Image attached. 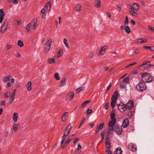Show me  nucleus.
<instances>
[{
  "mask_svg": "<svg viewBox=\"0 0 154 154\" xmlns=\"http://www.w3.org/2000/svg\"><path fill=\"white\" fill-rule=\"evenodd\" d=\"M142 81L145 82H150L153 80L152 77L150 76L149 74L147 72L142 73Z\"/></svg>",
  "mask_w": 154,
  "mask_h": 154,
  "instance_id": "1",
  "label": "nucleus"
},
{
  "mask_svg": "<svg viewBox=\"0 0 154 154\" xmlns=\"http://www.w3.org/2000/svg\"><path fill=\"white\" fill-rule=\"evenodd\" d=\"M52 42V39L50 38L43 45V48L45 53H48L51 48Z\"/></svg>",
  "mask_w": 154,
  "mask_h": 154,
  "instance_id": "2",
  "label": "nucleus"
},
{
  "mask_svg": "<svg viewBox=\"0 0 154 154\" xmlns=\"http://www.w3.org/2000/svg\"><path fill=\"white\" fill-rule=\"evenodd\" d=\"M145 82H140L136 87L137 90L140 91H143L146 89V86Z\"/></svg>",
  "mask_w": 154,
  "mask_h": 154,
  "instance_id": "3",
  "label": "nucleus"
},
{
  "mask_svg": "<svg viewBox=\"0 0 154 154\" xmlns=\"http://www.w3.org/2000/svg\"><path fill=\"white\" fill-rule=\"evenodd\" d=\"M129 82V79L128 78L126 77L120 83L121 88L124 89L126 88L127 84Z\"/></svg>",
  "mask_w": 154,
  "mask_h": 154,
  "instance_id": "4",
  "label": "nucleus"
},
{
  "mask_svg": "<svg viewBox=\"0 0 154 154\" xmlns=\"http://www.w3.org/2000/svg\"><path fill=\"white\" fill-rule=\"evenodd\" d=\"M74 137L75 134H73L70 137L68 138L66 141L65 143L61 146L62 148L63 149H64L67 146L70 142L74 138Z\"/></svg>",
  "mask_w": 154,
  "mask_h": 154,
  "instance_id": "5",
  "label": "nucleus"
},
{
  "mask_svg": "<svg viewBox=\"0 0 154 154\" xmlns=\"http://www.w3.org/2000/svg\"><path fill=\"white\" fill-rule=\"evenodd\" d=\"M117 107L119 110L121 112H124L126 110V108L125 105L122 103L117 105Z\"/></svg>",
  "mask_w": 154,
  "mask_h": 154,
  "instance_id": "6",
  "label": "nucleus"
},
{
  "mask_svg": "<svg viewBox=\"0 0 154 154\" xmlns=\"http://www.w3.org/2000/svg\"><path fill=\"white\" fill-rule=\"evenodd\" d=\"M114 129L115 130L116 133L118 134H121L122 129L120 125H116L115 126Z\"/></svg>",
  "mask_w": 154,
  "mask_h": 154,
  "instance_id": "7",
  "label": "nucleus"
},
{
  "mask_svg": "<svg viewBox=\"0 0 154 154\" xmlns=\"http://www.w3.org/2000/svg\"><path fill=\"white\" fill-rule=\"evenodd\" d=\"M134 104L133 102L131 100H129L126 105H125L126 109H131L133 108L134 106Z\"/></svg>",
  "mask_w": 154,
  "mask_h": 154,
  "instance_id": "8",
  "label": "nucleus"
},
{
  "mask_svg": "<svg viewBox=\"0 0 154 154\" xmlns=\"http://www.w3.org/2000/svg\"><path fill=\"white\" fill-rule=\"evenodd\" d=\"M121 29H123L125 32L128 34L130 32V29L128 26H126L125 24L123 25L120 26Z\"/></svg>",
  "mask_w": 154,
  "mask_h": 154,
  "instance_id": "9",
  "label": "nucleus"
},
{
  "mask_svg": "<svg viewBox=\"0 0 154 154\" xmlns=\"http://www.w3.org/2000/svg\"><path fill=\"white\" fill-rule=\"evenodd\" d=\"M129 125V119L127 118L123 120L122 125V126L124 128H127Z\"/></svg>",
  "mask_w": 154,
  "mask_h": 154,
  "instance_id": "10",
  "label": "nucleus"
},
{
  "mask_svg": "<svg viewBox=\"0 0 154 154\" xmlns=\"http://www.w3.org/2000/svg\"><path fill=\"white\" fill-rule=\"evenodd\" d=\"M8 25V22L7 21H5L3 26L1 28V33H4L6 30Z\"/></svg>",
  "mask_w": 154,
  "mask_h": 154,
  "instance_id": "11",
  "label": "nucleus"
},
{
  "mask_svg": "<svg viewBox=\"0 0 154 154\" xmlns=\"http://www.w3.org/2000/svg\"><path fill=\"white\" fill-rule=\"evenodd\" d=\"M136 41H137L136 42L137 44H140L142 43H145L146 42H147V40L145 38H142L136 39Z\"/></svg>",
  "mask_w": 154,
  "mask_h": 154,
  "instance_id": "12",
  "label": "nucleus"
},
{
  "mask_svg": "<svg viewBox=\"0 0 154 154\" xmlns=\"http://www.w3.org/2000/svg\"><path fill=\"white\" fill-rule=\"evenodd\" d=\"M128 147L129 149L133 151H135L137 150L136 145L132 143H129L128 146Z\"/></svg>",
  "mask_w": 154,
  "mask_h": 154,
  "instance_id": "13",
  "label": "nucleus"
},
{
  "mask_svg": "<svg viewBox=\"0 0 154 154\" xmlns=\"http://www.w3.org/2000/svg\"><path fill=\"white\" fill-rule=\"evenodd\" d=\"M31 23V27L33 29H35L37 26V20L36 19H34L32 20Z\"/></svg>",
  "mask_w": 154,
  "mask_h": 154,
  "instance_id": "14",
  "label": "nucleus"
},
{
  "mask_svg": "<svg viewBox=\"0 0 154 154\" xmlns=\"http://www.w3.org/2000/svg\"><path fill=\"white\" fill-rule=\"evenodd\" d=\"M107 47L106 46H104L101 48L100 50L98 52V54L101 55L103 54L107 50Z\"/></svg>",
  "mask_w": 154,
  "mask_h": 154,
  "instance_id": "15",
  "label": "nucleus"
},
{
  "mask_svg": "<svg viewBox=\"0 0 154 154\" xmlns=\"http://www.w3.org/2000/svg\"><path fill=\"white\" fill-rule=\"evenodd\" d=\"M74 96V94L73 92H71L69 93L67 96L66 99L67 100H69L72 99Z\"/></svg>",
  "mask_w": 154,
  "mask_h": 154,
  "instance_id": "16",
  "label": "nucleus"
},
{
  "mask_svg": "<svg viewBox=\"0 0 154 154\" xmlns=\"http://www.w3.org/2000/svg\"><path fill=\"white\" fill-rule=\"evenodd\" d=\"M122 151L121 148L118 147L116 149V150L114 151V154H122Z\"/></svg>",
  "mask_w": 154,
  "mask_h": 154,
  "instance_id": "17",
  "label": "nucleus"
},
{
  "mask_svg": "<svg viewBox=\"0 0 154 154\" xmlns=\"http://www.w3.org/2000/svg\"><path fill=\"white\" fill-rule=\"evenodd\" d=\"M18 117V114L17 113L14 112V113L13 116V121L14 122H17Z\"/></svg>",
  "mask_w": 154,
  "mask_h": 154,
  "instance_id": "18",
  "label": "nucleus"
},
{
  "mask_svg": "<svg viewBox=\"0 0 154 154\" xmlns=\"http://www.w3.org/2000/svg\"><path fill=\"white\" fill-rule=\"evenodd\" d=\"M45 8L47 11H50L51 8V3L49 2H47L45 5Z\"/></svg>",
  "mask_w": 154,
  "mask_h": 154,
  "instance_id": "19",
  "label": "nucleus"
},
{
  "mask_svg": "<svg viewBox=\"0 0 154 154\" xmlns=\"http://www.w3.org/2000/svg\"><path fill=\"white\" fill-rule=\"evenodd\" d=\"M32 83L31 82H29L26 85V86L27 88V90L28 91H30L32 89Z\"/></svg>",
  "mask_w": 154,
  "mask_h": 154,
  "instance_id": "20",
  "label": "nucleus"
},
{
  "mask_svg": "<svg viewBox=\"0 0 154 154\" xmlns=\"http://www.w3.org/2000/svg\"><path fill=\"white\" fill-rule=\"evenodd\" d=\"M116 123V121L110 120L109 122L108 125L109 127H113Z\"/></svg>",
  "mask_w": 154,
  "mask_h": 154,
  "instance_id": "21",
  "label": "nucleus"
},
{
  "mask_svg": "<svg viewBox=\"0 0 154 154\" xmlns=\"http://www.w3.org/2000/svg\"><path fill=\"white\" fill-rule=\"evenodd\" d=\"M104 123H101L99 126L97 127L95 130L96 133L99 131L100 129H102L103 128Z\"/></svg>",
  "mask_w": 154,
  "mask_h": 154,
  "instance_id": "22",
  "label": "nucleus"
},
{
  "mask_svg": "<svg viewBox=\"0 0 154 154\" xmlns=\"http://www.w3.org/2000/svg\"><path fill=\"white\" fill-rule=\"evenodd\" d=\"M68 116V112H65L63 115L62 117V120L63 121H65L66 119V117Z\"/></svg>",
  "mask_w": 154,
  "mask_h": 154,
  "instance_id": "23",
  "label": "nucleus"
},
{
  "mask_svg": "<svg viewBox=\"0 0 154 154\" xmlns=\"http://www.w3.org/2000/svg\"><path fill=\"white\" fill-rule=\"evenodd\" d=\"M15 95H11L10 98L9 100V103L8 104H10L12 103L14 101V98L15 97Z\"/></svg>",
  "mask_w": 154,
  "mask_h": 154,
  "instance_id": "24",
  "label": "nucleus"
},
{
  "mask_svg": "<svg viewBox=\"0 0 154 154\" xmlns=\"http://www.w3.org/2000/svg\"><path fill=\"white\" fill-rule=\"evenodd\" d=\"M95 6L97 8H99L100 7L101 1L100 0H96Z\"/></svg>",
  "mask_w": 154,
  "mask_h": 154,
  "instance_id": "25",
  "label": "nucleus"
},
{
  "mask_svg": "<svg viewBox=\"0 0 154 154\" xmlns=\"http://www.w3.org/2000/svg\"><path fill=\"white\" fill-rule=\"evenodd\" d=\"M67 81V79L66 78L64 77L63 79L61 81V84L60 85V87H62L63 85H65Z\"/></svg>",
  "mask_w": 154,
  "mask_h": 154,
  "instance_id": "26",
  "label": "nucleus"
},
{
  "mask_svg": "<svg viewBox=\"0 0 154 154\" xmlns=\"http://www.w3.org/2000/svg\"><path fill=\"white\" fill-rule=\"evenodd\" d=\"M11 78V76L10 75L5 77L3 78L2 79L3 81L4 82H8L9 81Z\"/></svg>",
  "mask_w": 154,
  "mask_h": 154,
  "instance_id": "27",
  "label": "nucleus"
},
{
  "mask_svg": "<svg viewBox=\"0 0 154 154\" xmlns=\"http://www.w3.org/2000/svg\"><path fill=\"white\" fill-rule=\"evenodd\" d=\"M116 115L114 112L110 114L111 119L112 120L116 121Z\"/></svg>",
  "mask_w": 154,
  "mask_h": 154,
  "instance_id": "28",
  "label": "nucleus"
},
{
  "mask_svg": "<svg viewBox=\"0 0 154 154\" xmlns=\"http://www.w3.org/2000/svg\"><path fill=\"white\" fill-rule=\"evenodd\" d=\"M143 48L146 49H149L151 51H154V46L148 47L147 46H144Z\"/></svg>",
  "mask_w": 154,
  "mask_h": 154,
  "instance_id": "29",
  "label": "nucleus"
},
{
  "mask_svg": "<svg viewBox=\"0 0 154 154\" xmlns=\"http://www.w3.org/2000/svg\"><path fill=\"white\" fill-rule=\"evenodd\" d=\"M19 126V125L15 124L13 126V129L14 131H17L18 127Z\"/></svg>",
  "mask_w": 154,
  "mask_h": 154,
  "instance_id": "30",
  "label": "nucleus"
},
{
  "mask_svg": "<svg viewBox=\"0 0 154 154\" xmlns=\"http://www.w3.org/2000/svg\"><path fill=\"white\" fill-rule=\"evenodd\" d=\"M90 102V101L89 100H87L84 103H83L81 106V107L83 108L87 104L89 103Z\"/></svg>",
  "mask_w": 154,
  "mask_h": 154,
  "instance_id": "31",
  "label": "nucleus"
},
{
  "mask_svg": "<svg viewBox=\"0 0 154 154\" xmlns=\"http://www.w3.org/2000/svg\"><path fill=\"white\" fill-rule=\"evenodd\" d=\"M75 8L76 11H79L81 8V6L80 5L77 4L75 5Z\"/></svg>",
  "mask_w": 154,
  "mask_h": 154,
  "instance_id": "32",
  "label": "nucleus"
},
{
  "mask_svg": "<svg viewBox=\"0 0 154 154\" xmlns=\"http://www.w3.org/2000/svg\"><path fill=\"white\" fill-rule=\"evenodd\" d=\"M48 61L49 63L51 64L53 63H55V60L54 59L51 58L48 59Z\"/></svg>",
  "mask_w": 154,
  "mask_h": 154,
  "instance_id": "33",
  "label": "nucleus"
},
{
  "mask_svg": "<svg viewBox=\"0 0 154 154\" xmlns=\"http://www.w3.org/2000/svg\"><path fill=\"white\" fill-rule=\"evenodd\" d=\"M54 77L55 79L57 80H59L60 79V77L59 74L57 72H56V73H55V74L54 75Z\"/></svg>",
  "mask_w": 154,
  "mask_h": 154,
  "instance_id": "34",
  "label": "nucleus"
},
{
  "mask_svg": "<svg viewBox=\"0 0 154 154\" xmlns=\"http://www.w3.org/2000/svg\"><path fill=\"white\" fill-rule=\"evenodd\" d=\"M17 45L20 47H22L24 45L23 42L21 40L18 41L17 42Z\"/></svg>",
  "mask_w": 154,
  "mask_h": 154,
  "instance_id": "35",
  "label": "nucleus"
},
{
  "mask_svg": "<svg viewBox=\"0 0 154 154\" xmlns=\"http://www.w3.org/2000/svg\"><path fill=\"white\" fill-rule=\"evenodd\" d=\"M63 42L64 43V44L66 46L67 48H69V46L67 40L66 38L64 39Z\"/></svg>",
  "mask_w": 154,
  "mask_h": 154,
  "instance_id": "36",
  "label": "nucleus"
},
{
  "mask_svg": "<svg viewBox=\"0 0 154 154\" xmlns=\"http://www.w3.org/2000/svg\"><path fill=\"white\" fill-rule=\"evenodd\" d=\"M30 27H31V23H29L26 26V29L27 30V32L28 33L29 32V28Z\"/></svg>",
  "mask_w": 154,
  "mask_h": 154,
  "instance_id": "37",
  "label": "nucleus"
},
{
  "mask_svg": "<svg viewBox=\"0 0 154 154\" xmlns=\"http://www.w3.org/2000/svg\"><path fill=\"white\" fill-rule=\"evenodd\" d=\"M110 138L109 137H106L105 140V144H110Z\"/></svg>",
  "mask_w": 154,
  "mask_h": 154,
  "instance_id": "38",
  "label": "nucleus"
},
{
  "mask_svg": "<svg viewBox=\"0 0 154 154\" xmlns=\"http://www.w3.org/2000/svg\"><path fill=\"white\" fill-rule=\"evenodd\" d=\"M117 101H114V100H112V101L111 102V106L112 108L114 107L115 106H116V103Z\"/></svg>",
  "mask_w": 154,
  "mask_h": 154,
  "instance_id": "39",
  "label": "nucleus"
},
{
  "mask_svg": "<svg viewBox=\"0 0 154 154\" xmlns=\"http://www.w3.org/2000/svg\"><path fill=\"white\" fill-rule=\"evenodd\" d=\"M133 5L134 6L135 10H137L140 9V7L139 5L137 3H134Z\"/></svg>",
  "mask_w": 154,
  "mask_h": 154,
  "instance_id": "40",
  "label": "nucleus"
},
{
  "mask_svg": "<svg viewBox=\"0 0 154 154\" xmlns=\"http://www.w3.org/2000/svg\"><path fill=\"white\" fill-rule=\"evenodd\" d=\"M5 15V14L3 11V9H0V16L4 17Z\"/></svg>",
  "mask_w": 154,
  "mask_h": 154,
  "instance_id": "41",
  "label": "nucleus"
},
{
  "mask_svg": "<svg viewBox=\"0 0 154 154\" xmlns=\"http://www.w3.org/2000/svg\"><path fill=\"white\" fill-rule=\"evenodd\" d=\"M70 133V131L69 130H65V131L64 133V135L67 136Z\"/></svg>",
  "mask_w": 154,
  "mask_h": 154,
  "instance_id": "42",
  "label": "nucleus"
},
{
  "mask_svg": "<svg viewBox=\"0 0 154 154\" xmlns=\"http://www.w3.org/2000/svg\"><path fill=\"white\" fill-rule=\"evenodd\" d=\"M10 95V93L9 92H8L5 93L4 94V97L5 98H8L9 97Z\"/></svg>",
  "mask_w": 154,
  "mask_h": 154,
  "instance_id": "43",
  "label": "nucleus"
},
{
  "mask_svg": "<svg viewBox=\"0 0 154 154\" xmlns=\"http://www.w3.org/2000/svg\"><path fill=\"white\" fill-rule=\"evenodd\" d=\"M66 136L64 135L62 137V140L61 142V145L62 146L63 145V142L65 140L66 137Z\"/></svg>",
  "mask_w": 154,
  "mask_h": 154,
  "instance_id": "44",
  "label": "nucleus"
},
{
  "mask_svg": "<svg viewBox=\"0 0 154 154\" xmlns=\"http://www.w3.org/2000/svg\"><path fill=\"white\" fill-rule=\"evenodd\" d=\"M117 99L118 97H117L114 96H112L111 98L112 100H114L117 101Z\"/></svg>",
  "mask_w": 154,
  "mask_h": 154,
  "instance_id": "45",
  "label": "nucleus"
},
{
  "mask_svg": "<svg viewBox=\"0 0 154 154\" xmlns=\"http://www.w3.org/2000/svg\"><path fill=\"white\" fill-rule=\"evenodd\" d=\"M79 139L78 138H75L74 140V141L73 142V143L75 145L77 144V142L79 141Z\"/></svg>",
  "mask_w": 154,
  "mask_h": 154,
  "instance_id": "46",
  "label": "nucleus"
},
{
  "mask_svg": "<svg viewBox=\"0 0 154 154\" xmlns=\"http://www.w3.org/2000/svg\"><path fill=\"white\" fill-rule=\"evenodd\" d=\"M130 13L133 16H134L135 17L137 16V13H135L132 11H130Z\"/></svg>",
  "mask_w": 154,
  "mask_h": 154,
  "instance_id": "47",
  "label": "nucleus"
},
{
  "mask_svg": "<svg viewBox=\"0 0 154 154\" xmlns=\"http://www.w3.org/2000/svg\"><path fill=\"white\" fill-rule=\"evenodd\" d=\"M137 63L136 62H134V63H132L131 64H129L128 66H126L125 67V68H127L128 67H129L131 66H133V65H134V64H136Z\"/></svg>",
  "mask_w": 154,
  "mask_h": 154,
  "instance_id": "48",
  "label": "nucleus"
},
{
  "mask_svg": "<svg viewBox=\"0 0 154 154\" xmlns=\"http://www.w3.org/2000/svg\"><path fill=\"white\" fill-rule=\"evenodd\" d=\"M63 52V50L62 49H60L59 51L58 52V54H59V55H57L58 57H59L60 56L62 55V54H61V53H62Z\"/></svg>",
  "mask_w": 154,
  "mask_h": 154,
  "instance_id": "49",
  "label": "nucleus"
},
{
  "mask_svg": "<svg viewBox=\"0 0 154 154\" xmlns=\"http://www.w3.org/2000/svg\"><path fill=\"white\" fill-rule=\"evenodd\" d=\"M119 95V94L118 92L117 91H115L114 93V94L112 96H114L117 97H118V96Z\"/></svg>",
  "mask_w": 154,
  "mask_h": 154,
  "instance_id": "50",
  "label": "nucleus"
},
{
  "mask_svg": "<svg viewBox=\"0 0 154 154\" xmlns=\"http://www.w3.org/2000/svg\"><path fill=\"white\" fill-rule=\"evenodd\" d=\"M0 104L1 106H5V100H2L0 102Z\"/></svg>",
  "mask_w": 154,
  "mask_h": 154,
  "instance_id": "51",
  "label": "nucleus"
},
{
  "mask_svg": "<svg viewBox=\"0 0 154 154\" xmlns=\"http://www.w3.org/2000/svg\"><path fill=\"white\" fill-rule=\"evenodd\" d=\"M108 105L109 103H106L105 105L104 106L103 108L106 110L108 108Z\"/></svg>",
  "mask_w": 154,
  "mask_h": 154,
  "instance_id": "52",
  "label": "nucleus"
},
{
  "mask_svg": "<svg viewBox=\"0 0 154 154\" xmlns=\"http://www.w3.org/2000/svg\"><path fill=\"white\" fill-rule=\"evenodd\" d=\"M71 128L72 127L71 125H70V124H69L66 128L65 129L66 130H69V131H70V130L71 129Z\"/></svg>",
  "mask_w": 154,
  "mask_h": 154,
  "instance_id": "53",
  "label": "nucleus"
},
{
  "mask_svg": "<svg viewBox=\"0 0 154 154\" xmlns=\"http://www.w3.org/2000/svg\"><path fill=\"white\" fill-rule=\"evenodd\" d=\"M12 85L11 84L10 82H8L7 83V85H6V87L7 88H8L9 87L11 86Z\"/></svg>",
  "mask_w": 154,
  "mask_h": 154,
  "instance_id": "54",
  "label": "nucleus"
},
{
  "mask_svg": "<svg viewBox=\"0 0 154 154\" xmlns=\"http://www.w3.org/2000/svg\"><path fill=\"white\" fill-rule=\"evenodd\" d=\"M113 132V130L112 129L108 130V133L109 134H111Z\"/></svg>",
  "mask_w": 154,
  "mask_h": 154,
  "instance_id": "55",
  "label": "nucleus"
},
{
  "mask_svg": "<svg viewBox=\"0 0 154 154\" xmlns=\"http://www.w3.org/2000/svg\"><path fill=\"white\" fill-rule=\"evenodd\" d=\"M85 118H84L82 120L81 122V123L80 124L79 126V128L81 126V125L82 124V123L85 122Z\"/></svg>",
  "mask_w": 154,
  "mask_h": 154,
  "instance_id": "56",
  "label": "nucleus"
},
{
  "mask_svg": "<svg viewBox=\"0 0 154 154\" xmlns=\"http://www.w3.org/2000/svg\"><path fill=\"white\" fill-rule=\"evenodd\" d=\"M92 111V110L91 109H88L87 110L86 113L87 114H89L91 113Z\"/></svg>",
  "mask_w": 154,
  "mask_h": 154,
  "instance_id": "57",
  "label": "nucleus"
},
{
  "mask_svg": "<svg viewBox=\"0 0 154 154\" xmlns=\"http://www.w3.org/2000/svg\"><path fill=\"white\" fill-rule=\"evenodd\" d=\"M105 153L106 154H112V152L108 150H106L105 151Z\"/></svg>",
  "mask_w": 154,
  "mask_h": 154,
  "instance_id": "58",
  "label": "nucleus"
},
{
  "mask_svg": "<svg viewBox=\"0 0 154 154\" xmlns=\"http://www.w3.org/2000/svg\"><path fill=\"white\" fill-rule=\"evenodd\" d=\"M125 23L128 24V17L127 16L126 17V19L125 20Z\"/></svg>",
  "mask_w": 154,
  "mask_h": 154,
  "instance_id": "59",
  "label": "nucleus"
},
{
  "mask_svg": "<svg viewBox=\"0 0 154 154\" xmlns=\"http://www.w3.org/2000/svg\"><path fill=\"white\" fill-rule=\"evenodd\" d=\"M105 146L108 149H109L110 148V144H106Z\"/></svg>",
  "mask_w": 154,
  "mask_h": 154,
  "instance_id": "60",
  "label": "nucleus"
},
{
  "mask_svg": "<svg viewBox=\"0 0 154 154\" xmlns=\"http://www.w3.org/2000/svg\"><path fill=\"white\" fill-rule=\"evenodd\" d=\"M148 28L149 30H152V32H154V28L152 27L151 26H148Z\"/></svg>",
  "mask_w": 154,
  "mask_h": 154,
  "instance_id": "61",
  "label": "nucleus"
},
{
  "mask_svg": "<svg viewBox=\"0 0 154 154\" xmlns=\"http://www.w3.org/2000/svg\"><path fill=\"white\" fill-rule=\"evenodd\" d=\"M11 1L12 2L13 4H17L18 3V1L17 0H11Z\"/></svg>",
  "mask_w": 154,
  "mask_h": 154,
  "instance_id": "62",
  "label": "nucleus"
},
{
  "mask_svg": "<svg viewBox=\"0 0 154 154\" xmlns=\"http://www.w3.org/2000/svg\"><path fill=\"white\" fill-rule=\"evenodd\" d=\"M140 52V49H136L135 50L134 52L136 54H138Z\"/></svg>",
  "mask_w": 154,
  "mask_h": 154,
  "instance_id": "63",
  "label": "nucleus"
},
{
  "mask_svg": "<svg viewBox=\"0 0 154 154\" xmlns=\"http://www.w3.org/2000/svg\"><path fill=\"white\" fill-rule=\"evenodd\" d=\"M45 11L46 10L45 8H43L41 10V12L42 14H44L45 12Z\"/></svg>",
  "mask_w": 154,
  "mask_h": 154,
  "instance_id": "64",
  "label": "nucleus"
}]
</instances>
